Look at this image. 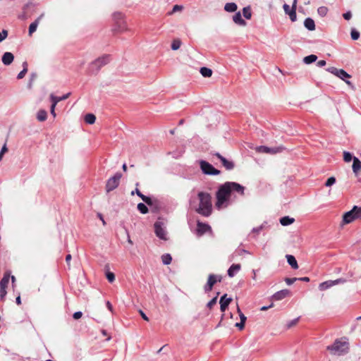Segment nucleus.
Here are the masks:
<instances>
[{
  "instance_id": "obj_17",
  "label": "nucleus",
  "mask_w": 361,
  "mask_h": 361,
  "mask_svg": "<svg viewBox=\"0 0 361 361\" xmlns=\"http://www.w3.org/2000/svg\"><path fill=\"white\" fill-rule=\"evenodd\" d=\"M128 30V29L127 23L125 20L117 21L115 23V27L114 29V32H123L127 31Z\"/></svg>"
},
{
  "instance_id": "obj_52",
  "label": "nucleus",
  "mask_w": 361,
  "mask_h": 361,
  "mask_svg": "<svg viewBox=\"0 0 361 361\" xmlns=\"http://www.w3.org/2000/svg\"><path fill=\"white\" fill-rule=\"evenodd\" d=\"M27 71H25V70H22L18 74V76H17V78L18 79H22L25 77L26 73Z\"/></svg>"
},
{
  "instance_id": "obj_53",
  "label": "nucleus",
  "mask_w": 361,
  "mask_h": 361,
  "mask_svg": "<svg viewBox=\"0 0 361 361\" xmlns=\"http://www.w3.org/2000/svg\"><path fill=\"white\" fill-rule=\"evenodd\" d=\"M247 252L245 250H238L232 255V258H233L234 255H240L242 253ZM233 259H231L232 260Z\"/></svg>"
},
{
  "instance_id": "obj_43",
  "label": "nucleus",
  "mask_w": 361,
  "mask_h": 361,
  "mask_svg": "<svg viewBox=\"0 0 361 361\" xmlns=\"http://www.w3.org/2000/svg\"><path fill=\"white\" fill-rule=\"evenodd\" d=\"M106 279H108V281L110 282V283H112L113 281H114L115 280V275L114 273L112 272H106Z\"/></svg>"
},
{
  "instance_id": "obj_3",
  "label": "nucleus",
  "mask_w": 361,
  "mask_h": 361,
  "mask_svg": "<svg viewBox=\"0 0 361 361\" xmlns=\"http://www.w3.org/2000/svg\"><path fill=\"white\" fill-rule=\"evenodd\" d=\"M327 350L332 355H341L348 353L349 344L346 338L336 339L332 345L327 347Z\"/></svg>"
},
{
  "instance_id": "obj_57",
  "label": "nucleus",
  "mask_w": 361,
  "mask_h": 361,
  "mask_svg": "<svg viewBox=\"0 0 361 361\" xmlns=\"http://www.w3.org/2000/svg\"><path fill=\"white\" fill-rule=\"evenodd\" d=\"M7 151H8V148H7L6 144L5 143L3 145L0 152L1 153V154H4Z\"/></svg>"
},
{
  "instance_id": "obj_49",
  "label": "nucleus",
  "mask_w": 361,
  "mask_h": 361,
  "mask_svg": "<svg viewBox=\"0 0 361 361\" xmlns=\"http://www.w3.org/2000/svg\"><path fill=\"white\" fill-rule=\"evenodd\" d=\"M238 312H239V316H240V321H242L243 322H245L247 318L246 317L240 312V310L239 307H238Z\"/></svg>"
},
{
  "instance_id": "obj_51",
  "label": "nucleus",
  "mask_w": 361,
  "mask_h": 361,
  "mask_svg": "<svg viewBox=\"0 0 361 361\" xmlns=\"http://www.w3.org/2000/svg\"><path fill=\"white\" fill-rule=\"evenodd\" d=\"M183 9V6H179V5H175L173 7V10H172V13H176L177 11H180Z\"/></svg>"
},
{
  "instance_id": "obj_35",
  "label": "nucleus",
  "mask_w": 361,
  "mask_h": 361,
  "mask_svg": "<svg viewBox=\"0 0 361 361\" xmlns=\"http://www.w3.org/2000/svg\"><path fill=\"white\" fill-rule=\"evenodd\" d=\"M355 157L353 156V154L349 152H343V160L345 162H350L351 161H353V158Z\"/></svg>"
},
{
  "instance_id": "obj_42",
  "label": "nucleus",
  "mask_w": 361,
  "mask_h": 361,
  "mask_svg": "<svg viewBox=\"0 0 361 361\" xmlns=\"http://www.w3.org/2000/svg\"><path fill=\"white\" fill-rule=\"evenodd\" d=\"M317 11L320 16H324L327 13V8L325 6H321L318 8Z\"/></svg>"
},
{
  "instance_id": "obj_15",
  "label": "nucleus",
  "mask_w": 361,
  "mask_h": 361,
  "mask_svg": "<svg viewBox=\"0 0 361 361\" xmlns=\"http://www.w3.org/2000/svg\"><path fill=\"white\" fill-rule=\"evenodd\" d=\"M221 162L222 165L227 169L231 170L234 168V164L231 161L227 160L225 157L221 156L219 152L214 154Z\"/></svg>"
},
{
  "instance_id": "obj_40",
  "label": "nucleus",
  "mask_w": 361,
  "mask_h": 361,
  "mask_svg": "<svg viewBox=\"0 0 361 361\" xmlns=\"http://www.w3.org/2000/svg\"><path fill=\"white\" fill-rule=\"evenodd\" d=\"M114 20H115V23L117 21H121L123 20V15L121 13H114L113 15Z\"/></svg>"
},
{
  "instance_id": "obj_27",
  "label": "nucleus",
  "mask_w": 361,
  "mask_h": 361,
  "mask_svg": "<svg viewBox=\"0 0 361 361\" xmlns=\"http://www.w3.org/2000/svg\"><path fill=\"white\" fill-rule=\"evenodd\" d=\"M287 262L289 265L294 269H297L298 268V262L294 256L290 255H286Z\"/></svg>"
},
{
  "instance_id": "obj_30",
  "label": "nucleus",
  "mask_w": 361,
  "mask_h": 361,
  "mask_svg": "<svg viewBox=\"0 0 361 361\" xmlns=\"http://www.w3.org/2000/svg\"><path fill=\"white\" fill-rule=\"evenodd\" d=\"M317 59V56L314 54H311L309 56H305L303 59V62L306 64H310L314 61H316Z\"/></svg>"
},
{
  "instance_id": "obj_6",
  "label": "nucleus",
  "mask_w": 361,
  "mask_h": 361,
  "mask_svg": "<svg viewBox=\"0 0 361 361\" xmlns=\"http://www.w3.org/2000/svg\"><path fill=\"white\" fill-rule=\"evenodd\" d=\"M11 277V273L6 271L4 273L3 278L0 281V300H4V298L7 294L6 288L8 287L9 280Z\"/></svg>"
},
{
  "instance_id": "obj_32",
  "label": "nucleus",
  "mask_w": 361,
  "mask_h": 361,
  "mask_svg": "<svg viewBox=\"0 0 361 361\" xmlns=\"http://www.w3.org/2000/svg\"><path fill=\"white\" fill-rule=\"evenodd\" d=\"M47 118V113L45 110H39L37 112V118L39 121H44Z\"/></svg>"
},
{
  "instance_id": "obj_14",
  "label": "nucleus",
  "mask_w": 361,
  "mask_h": 361,
  "mask_svg": "<svg viewBox=\"0 0 361 361\" xmlns=\"http://www.w3.org/2000/svg\"><path fill=\"white\" fill-rule=\"evenodd\" d=\"M283 149V147H268L266 146H259L256 147V151L260 153H266V154H276L282 152Z\"/></svg>"
},
{
  "instance_id": "obj_62",
  "label": "nucleus",
  "mask_w": 361,
  "mask_h": 361,
  "mask_svg": "<svg viewBox=\"0 0 361 361\" xmlns=\"http://www.w3.org/2000/svg\"><path fill=\"white\" fill-rule=\"evenodd\" d=\"M106 307H107L108 310H109L111 312H113V307L109 301L106 302Z\"/></svg>"
},
{
  "instance_id": "obj_19",
  "label": "nucleus",
  "mask_w": 361,
  "mask_h": 361,
  "mask_svg": "<svg viewBox=\"0 0 361 361\" xmlns=\"http://www.w3.org/2000/svg\"><path fill=\"white\" fill-rule=\"evenodd\" d=\"M353 171L355 174V176H358L361 171V161L359 160L357 157L353 158Z\"/></svg>"
},
{
  "instance_id": "obj_41",
  "label": "nucleus",
  "mask_w": 361,
  "mask_h": 361,
  "mask_svg": "<svg viewBox=\"0 0 361 361\" xmlns=\"http://www.w3.org/2000/svg\"><path fill=\"white\" fill-rule=\"evenodd\" d=\"M336 183V178L334 176H331L327 179L325 183V186L330 187Z\"/></svg>"
},
{
  "instance_id": "obj_37",
  "label": "nucleus",
  "mask_w": 361,
  "mask_h": 361,
  "mask_svg": "<svg viewBox=\"0 0 361 361\" xmlns=\"http://www.w3.org/2000/svg\"><path fill=\"white\" fill-rule=\"evenodd\" d=\"M181 45V42L180 39H174L171 44V49L173 50H178Z\"/></svg>"
},
{
  "instance_id": "obj_38",
  "label": "nucleus",
  "mask_w": 361,
  "mask_h": 361,
  "mask_svg": "<svg viewBox=\"0 0 361 361\" xmlns=\"http://www.w3.org/2000/svg\"><path fill=\"white\" fill-rule=\"evenodd\" d=\"M243 13L244 17L246 19H250L251 18L252 13H251V11H250V8L249 7L243 8Z\"/></svg>"
},
{
  "instance_id": "obj_55",
  "label": "nucleus",
  "mask_w": 361,
  "mask_h": 361,
  "mask_svg": "<svg viewBox=\"0 0 361 361\" xmlns=\"http://www.w3.org/2000/svg\"><path fill=\"white\" fill-rule=\"evenodd\" d=\"M56 106V105H55L54 104L51 103V114L53 115L54 117L56 116V113H55Z\"/></svg>"
},
{
  "instance_id": "obj_10",
  "label": "nucleus",
  "mask_w": 361,
  "mask_h": 361,
  "mask_svg": "<svg viewBox=\"0 0 361 361\" xmlns=\"http://www.w3.org/2000/svg\"><path fill=\"white\" fill-rule=\"evenodd\" d=\"M297 0H293L292 8H290L289 5L285 4L283 6V10L286 13V14L288 15L290 17V19L292 22H295L297 20V15H296V6H297Z\"/></svg>"
},
{
  "instance_id": "obj_63",
  "label": "nucleus",
  "mask_w": 361,
  "mask_h": 361,
  "mask_svg": "<svg viewBox=\"0 0 361 361\" xmlns=\"http://www.w3.org/2000/svg\"><path fill=\"white\" fill-rule=\"evenodd\" d=\"M71 255L70 254L67 255L66 257V262H67V264L69 265V263L71 260Z\"/></svg>"
},
{
  "instance_id": "obj_16",
  "label": "nucleus",
  "mask_w": 361,
  "mask_h": 361,
  "mask_svg": "<svg viewBox=\"0 0 361 361\" xmlns=\"http://www.w3.org/2000/svg\"><path fill=\"white\" fill-rule=\"evenodd\" d=\"M44 16V13H42L33 23H32L29 26V35H32L37 28V26L40 22V20L43 18Z\"/></svg>"
},
{
  "instance_id": "obj_58",
  "label": "nucleus",
  "mask_w": 361,
  "mask_h": 361,
  "mask_svg": "<svg viewBox=\"0 0 361 361\" xmlns=\"http://www.w3.org/2000/svg\"><path fill=\"white\" fill-rule=\"evenodd\" d=\"M245 322H243L242 321H240V322L236 323L235 326L238 327L240 329H243L245 326Z\"/></svg>"
},
{
  "instance_id": "obj_12",
  "label": "nucleus",
  "mask_w": 361,
  "mask_h": 361,
  "mask_svg": "<svg viewBox=\"0 0 361 361\" xmlns=\"http://www.w3.org/2000/svg\"><path fill=\"white\" fill-rule=\"evenodd\" d=\"M154 226L156 235L161 240H167L166 231L164 227V224L161 221H156Z\"/></svg>"
},
{
  "instance_id": "obj_8",
  "label": "nucleus",
  "mask_w": 361,
  "mask_h": 361,
  "mask_svg": "<svg viewBox=\"0 0 361 361\" xmlns=\"http://www.w3.org/2000/svg\"><path fill=\"white\" fill-rule=\"evenodd\" d=\"M327 71L344 80L348 85H351L349 80H346V78H350V75L344 70L338 69L335 67H330L327 68Z\"/></svg>"
},
{
  "instance_id": "obj_9",
  "label": "nucleus",
  "mask_w": 361,
  "mask_h": 361,
  "mask_svg": "<svg viewBox=\"0 0 361 361\" xmlns=\"http://www.w3.org/2000/svg\"><path fill=\"white\" fill-rule=\"evenodd\" d=\"M121 176V173H116L114 176L107 180L106 185V190L107 192L112 191L118 187Z\"/></svg>"
},
{
  "instance_id": "obj_31",
  "label": "nucleus",
  "mask_w": 361,
  "mask_h": 361,
  "mask_svg": "<svg viewBox=\"0 0 361 361\" xmlns=\"http://www.w3.org/2000/svg\"><path fill=\"white\" fill-rule=\"evenodd\" d=\"M237 8V5L235 3H227L224 6L225 11L228 12H235Z\"/></svg>"
},
{
  "instance_id": "obj_56",
  "label": "nucleus",
  "mask_w": 361,
  "mask_h": 361,
  "mask_svg": "<svg viewBox=\"0 0 361 361\" xmlns=\"http://www.w3.org/2000/svg\"><path fill=\"white\" fill-rule=\"evenodd\" d=\"M263 228V226H258V227H256V228H254L252 229V232L253 233H259Z\"/></svg>"
},
{
  "instance_id": "obj_59",
  "label": "nucleus",
  "mask_w": 361,
  "mask_h": 361,
  "mask_svg": "<svg viewBox=\"0 0 361 361\" xmlns=\"http://www.w3.org/2000/svg\"><path fill=\"white\" fill-rule=\"evenodd\" d=\"M326 61L324 60H320L317 62V66L319 67H322V66H324L326 65Z\"/></svg>"
},
{
  "instance_id": "obj_7",
  "label": "nucleus",
  "mask_w": 361,
  "mask_h": 361,
  "mask_svg": "<svg viewBox=\"0 0 361 361\" xmlns=\"http://www.w3.org/2000/svg\"><path fill=\"white\" fill-rule=\"evenodd\" d=\"M200 169L204 174L207 175H219L220 173V171L216 169L212 164L209 162L201 160L200 161Z\"/></svg>"
},
{
  "instance_id": "obj_29",
  "label": "nucleus",
  "mask_w": 361,
  "mask_h": 361,
  "mask_svg": "<svg viewBox=\"0 0 361 361\" xmlns=\"http://www.w3.org/2000/svg\"><path fill=\"white\" fill-rule=\"evenodd\" d=\"M200 72L202 74V75L205 78H209L212 75V69L207 67L201 68Z\"/></svg>"
},
{
  "instance_id": "obj_61",
  "label": "nucleus",
  "mask_w": 361,
  "mask_h": 361,
  "mask_svg": "<svg viewBox=\"0 0 361 361\" xmlns=\"http://www.w3.org/2000/svg\"><path fill=\"white\" fill-rule=\"evenodd\" d=\"M135 193H136V194H137V195L140 198H141V197L143 195V194H142V192H140L137 188H136V189H135V192H134V191H133L131 193H132V195H134V193H135Z\"/></svg>"
},
{
  "instance_id": "obj_60",
  "label": "nucleus",
  "mask_w": 361,
  "mask_h": 361,
  "mask_svg": "<svg viewBox=\"0 0 361 361\" xmlns=\"http://www.w3.org/2000/svg\"><path fill=\"white\" fill-rule=\"evenodd\" d=\"M140 314L142 317V318L145 320V321H149V318L147 317V316L142 311V310H140Z\"/></svg>"
},
{
  "instance_id": "obj_25",
  "label": "nucleus",
  "mask_w": 361,
  "mask_h": 361,
  "mask_svg": "<svg viewBox=\"0 0 361 361\" xmlns=\"http://www.w3.org/2000/svg\"><path fill=\"white\" fill-rule=\"evenodd\" d=\"M304 25L308 30L312 31L315 30L314 21L310 18H307L305 20Z\"/></svg>"
},
{
  "instance_id": "obj_11",
  "label": "nucleus",
  "mask_w": 361,
  "mask_h": 361,
  "mask_svg": "<svg viewBox=\"0 0 361 361\" xmlns=\"http://www.w3.org/2000/svg\"><path fill=\"white\" fill-rule=\"evenodd\" d=\"M222 279V277L220 275L215 274H209L208 276V280L205 286H204V290L206 293L211 291L213 288L214 285L217 282H220Z\"/></svg>"
},
{
  "instance_id": "obj_44",
  "label": "nucleus",
  "mask_w": 361,
  "mask_h": 361,
  "mask_svg": "<svg viewBox=\"0 0 361 361\" xmlns=\"http://www.w3.org/2000/svg\"><path fill=\"white\" fill-rule=\"evenodd\" d=\"M141 199L148 205H152V200L149 197L143 195Z\"/></svg>"
},
{
  "instance_id": "obj_4",
  "label": "nucleus",
  "mask_w": 361,
  "mask_h": 361,
  "mask_svg": "<svg viewBox=\"0 0 361 361\" xmlns=\"http://www.w3.org/2000/svg\"><path fill=\"white\" fill-rule=\"evenodd\" d=\"M111 61V55L104 54L96 59L89 66V71L91 73H97L102 67L108 64Z\"/></svg>"
},
{
  "instance_id": "obj_39",
  "label": "nucleus",
  "mask_w": 361,
  "mask_h": 361,
  "mask_svg": "<svg viewBox=\"0 0 361 361\" xmlns=\"http://www.w3.org/2000/svg\"><path fill=\"white\" fill-rule=\"evenodd\" d=\"M350 36L353 40H357L360 37V32L353 28L351 30Z\"/></svg>"
},
{
  "instance_id": "obj_64",
  "label": "nucleus",
  "mask_w": 361,
  "mask_h": 361,
  "mask_svg": "<svg viewBox=\"0 0 361 361\" xmlns=\"http://www.w3.org/2000/svg\"><path fill=\"white\" fill-rule=\"evenodd\" d=\"M273 307V304H271L269 306H263L261 307V310L262 311H265V310H267L268 309H269L270 307Z\"/></svg>"
},
{
  "instance_id": "obj_18",
  "label": "nucleus",
  "mask_w": 361,
  "mask_h": 361,
  "mask_svg": "<svg viewBox=\"0 0 361 361\" xmlns=\"http://www.w3.org/2000/svg\"><path fill=\"white\" fill-rule=\"evenodd\" d=\"M231 301V298H227V295L224 294L220 299V309L221 312H224Z\"/></svg>"
},
{
  "instance_id": "obj_28",
  "label": "nucleus",
  "mask_w": 361,
  "mask_h": 361,
  "mask_svg": "<svg viewBox=\"0 0 361 361\" xmlns=\"http://www.w3.org/2000/svg\"><path fill=\"white\" fill-rule=\"evenodd\" d=\"M295 221L294 218H291L288 216H283L280 219V223L282 226H286L292 224Z\"/></svg>"
},
{
  "instance_id": "obj_54",
  "label": "nucleus",
  "mask_w": 361,
  "mask_h": 361,
  "mask_svg": "<svg viewBox=\"0 0 361 361\" xmlns=\"http://www.w3.org/2000/svg\"><path fill=\"white\" fill-rule=\"evenodd\" d=\"M82 315V313L81 312H76L73 314V317L75 319H78L81 318Z\"/></svg>"
},
{
  "instance_id": "obj_22",
  "label": "nucleus",
  "mask_w": 361,
  "mask_h": 361,
  "mask_svg": "<svg viewBox=\"0 0 361 361\" xmlns=\"http://www.w3.org/2000/svg\"><path fill=\"white\" fill-rule=\"evenodd\" d=\"M14 59V56L11 52H5L2 56V63L6 65H10Z\"/></svg>"
},
{
  "instance_id": "obj_26",
  "label": "nucleus",
  "mask_w": 361,
  "mask_h": 361,
  "mask_svg": "<svg viewBox=\"0 0 361 361\" xmlns=\"http://www.w3.org/2000/svg\"><path fill=\"white\" fill-rule=\"evenodd\" d=\"M233 20L235 22V23L245 26L246 25V22L242 18L241 14L240 12L236 13L233 17Z\"/></svg>"
},
{
  "instance_id": "obj_2",
  "label": "nucleus",
  "mask_w": 361,
  "mask_h": 361,
  "mask_svg": "<svg viewBox=\"0 0 361 361\" xmlns=\"http://www.w3.org/2000/svg\"><path fill=\"white\" fill-rule=\"evenodd\" d=\"M198 198L200 204L199 207L196 209V212L204 216H210L212 211L211 195L207 192H200L198 193Z\"/></svg>"
},
{
  "instance_id": "obj_23",
  "label": "nucleus",
  "mask_w": 361,
  "mask_h": 361,
  "mask_svg": "<svg viewBox=\"0 0 361 361\" xmlns=\"http://www.w3.org/2000/svg\"><path fill=\"white\" fill-rule=\"evenodd\" d=\"M211 229V227L206 224H203L201 222L197 223V231L200 235H202L207 231H209Z\"/></svg>"
},
{
  "instance_id": "obj_47",
  "label": "nucleus",
  "mask_w": 361,
  "mask_h": 361,
  "mask_svg": "<svg viewBox=\"0 0 361 361\" xmlns=\"http://www.w3.org/2000/svg\"><path fill=\"white\" fill-rule=\"evenodd\" d=\"M216 301L217 297H214L207 303V307H209V309L212 308V307L216 303Z\"/></svg>"
},
{
  "instance_id": "obj_1",
  "label": "nucleus",
  "mask_w": 361,
  "mask_h": 361,
  "mask_svg": "<svg viewBox=\"0 0 361 361\" xmlns=\"http://www.w3.org/2000/svg\"><path fill=\"white\" fill-rule=\"evenodd\" d=\"M245 187L235 182H226L220 185L216 192V207L218 209L226 208L229 204V197L232 193L244 195Z\"/></svg>"
},
{
  "instance_id": "obj_45",
  "label": "nucleus",
  "mask_w": 361,
  "mask_h": 361,
  "mask_svg": "<svg viewBox=\"0 0 361 361\" xmlns=\"http://www.w3.org/2000/svg\"><path fill=\"white\" fill-rule=\"evenodd\" d=\"M141 199L148 205H152V200L149 197L143 195Z\"/></svg>"
},
{
  "instance_id": "obj_13",
  "label": "nucleus",
  "mask_w": 361,
  "mask_h": 361,
  "mask_svg": "<svg viewBox=\"0 0 361 361\" xmlns=\"http://www.w3.org/2000/svg\"><path fill=\"white\" fill-rule=\"evenodd\" d=\"M345 282V279H338L334 281H326L324 282H322L319 284V288L320 290H325L331 287H332L334 285H337L339 283H343Z\"/></svg>"
},
{
  "instance_id": "obj_50",
  "label": "nucleus",
  "mask_w": 361,
  "mask_h": 361,
  "mask_svg": "<svg viewBox=\"0 0 361 361\" xmlns=\"http://www.w3.org/2000/svg\"><path fill=\"white\" fill-rule=\"evenodd\" d=\"M343 16L344 19L348 20H350L351 18L352 13H351L350 11H348V12L343 13Z\"/></svg>"
},
{
  "instance_id": "obj_21",
  "label": "nucleus",
  "mask_w": 361,
  "mask_h": 361,
  "mask_svg": "<svg viewBox=\"0 0 361 361\" xmlns=\"http://www.w3.org/2000/svg\"><path fill=\"white\" fill-rule=\"evenodd\" d=\"M70 95H71L70 92H68L61 97H56V96L54 95L53 94H50V100L52 104H54L55 105H56L59 102L68 99L70 97Z\"/></svg>"
},
{
  "instance_id": "obj_33",
  "label": "nucleus",
  "mask_w": 361,
  "mask_h": 361,
  "mask_svg": "<svg viewBox=\"0 0 361 361\" xmlns=\"http://www.w3.org/2000/svg\"><path fill=\"white\" fill-rule=\"evenodd\" d=\"M96 121V117L92 114H87L85 116V121L88 124H93Z\"/></svg>"
},
{
  "instance_id": "obj_34",
  "label": "nucleus",
  "mask_w": 361,
  "mask_h": 361,
  "mask_svg": "<svg viewBox=\"0 0 361 361\" xmlns=\"http://www.w3.org/2000/svg\"><path fill=\"white\" fill-rule=\"evenodd\" d=\"M161 260L164 264L168 265L171 264L172 257L169 254H164L161 256Z\"/></svg>"
},
{
  "instance_id": "obj_48",
  "label": "nucleus",
  "mask_w": 361,
  "mask_h": 361,
  "mask_svg": "<svg viewBox=\"0 0 361 361\" xmlns=\"http://www.w3.org/2000/svg\"><path fill=\"white\" fill-rule=\"evenodd\" d=\"M297 280H298L297 278H286L285 281H286V283L290 286V285H292Z\"/></svg>"
},
{
  "instance_id": "obj_20",
  "label": "nucleus",
  "mask_w": 361,
  "mask_h": 361,
  "mask_svg": "<svg viewBox=\"0 0 361 361\" xmlns=\"http://www.w3.org/2000/svg\"><path fill=\"white\" fill-rule=\"evenodd\" d=\"M288 294H289L288 290H287V289L281 290H279V291L275 293L273 295L272 298L274 300H281L285 298L286 296H288Z\"/></svg>"
},
{
  "instance_id": "obj_36",
  "label": "nucleus",
  "mask_w": 361,
  "mask_h": 361,
  "mask_svg": "<svg viewBox=\"0 0 361 361\" xmlns=\"http://www.w3.org/2000/svg\"><path fill=\"white\" fill-rule=\"evenodd\" d=\"M137 209L143 214L148 212V208L144 203H139L137 204Z\"/></svg>"
},
{
  "instance_id": "obj_24",
  "label": "nucleus",
  "mask_w": 361,
  "mask_h": 361,
  "mask_svg": "<svg viewBox=\"0 0 361 361\" xmlns=\"http://www.w3.org/2000/svg\"><path fill=\"white\" fill-rule=\"evenodd\" d=\"M240 264H232L228 269V275L230 277H233L235 275V274L240 271Z\"/></svg>"
},
{
  "instance_id": "obj_5",
  "label": "nucleus",
  "mask_w": 361,
  "mask_h": 361,
  "mask_svg": "<svg viewBox=\"0 0 361 361\" xmlns=\"http://www.w3.org/2000/svg\"><path fill=\"white\" fill-rule=\"evenodd\" d=\"M361 219V207L354 206L353 208L345 212L343 216V224L352 223L353 221Z\"/></svg>"
},
{
  "instance_id": "obj_46",
  "label": "nucleus",
  "mask_w": 361,
  "mask_h": 361,
  "mask_svg": "<svg viewBox=\"0 0 361 361\" xmlns=\"http://www.w3.org/2000/svg\"><path fill=\"white\" fill-rule=\"evenodd\" d=\"M8 36V32L6 30H3L0 32V42L5 39Z\"/></svg>"
}]
</instances>
